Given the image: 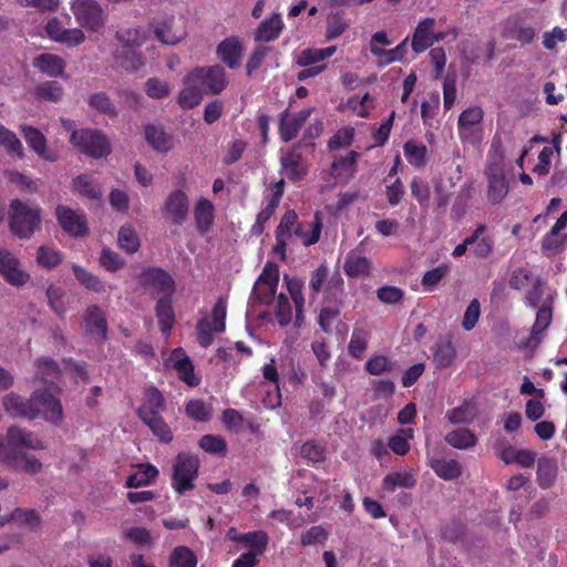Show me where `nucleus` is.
I'll use <instances>...</instances> for the list:
<instances>
[{"label": "nucleus", "instance_id": "1a4fd4ad", "mask_svg": "<svg viewBox=\"0 0 567 567\" xmlns=\"http://www.w3.org/2000/svg\"><path fill=\"white\" fill-rule=\"evenodd\" d=\"M35 406L40 409V415L47 422L59 425L63 421V409L60 400L49 390L40 389L33 391Z\"/></svg>", "mask_w": 567, "mask_h": 567}, {"label": "nucleus", "instance_id": "a19ab883", "mask_svg": "<svg viewBox=\"0 0 567 567\" xmlns=\"http://www.w3.org/2000/svg\"><path fill=\"white\" fill-rule=\"evenodd\" d=\"M115 39L121 42L124 48H135L146 42L148 33L141 27L127 28L116 31Z\"/></svg>", "mask_w": 567, "mask_h": 567}, {"label": "nucleus", "instance_id": "5701e85b", "mask_svg": "<svg viewBox=\"0 0 567 567\" xmlns=\"http://www.w3.org/2000/svg\"><path fill=\"white\" fill-rule=\"evenodd\" d=\"M84 326L89 333L97 334L102 340L106 339L107 321L102 309L92 305L86 308L84 313Z\"/></svg>", "mask_w": 567, "mask_h": 567}, {"label": "nucleus", "instance_id": "49530a36", "mask_svg": "<svg viewBox=\"0 0 567 567\" xmlns=\"http://www.w3.org/2000/svg\"><path fill=\"white\" fill-rule=\"evenodd\" d=\"M87 104L91 109L109 117L114 118L118 115L116 106L104 92L91 94L87 99Z\"/></svg>", "mask_w": 567, "mask_h": 567}, {"label": "nucleus", "instance_id": "09e8293b", "mask_svg": "<svg viewBox=\"0 0 567 567\" xmlns=\"http://www.w3.org/2000/svg\"><path fill=\"white\" fill-rule=\"evenodd\" d=\"M117 243L120 248L127 254H134L141 247L140 237L132 226H122L120 228Z\"/></svg>", "mask_w": 567, "mask_h": 567}, {"label": "nucleus", "instance_id": "cd10ccee", "mask_svg": "<svg viewBox=\"0 0 567 567\" xmlns=\"http://www.w3.org/2000/svg\"><path fill=\"white\" fill-rule=\"evenodd\" d=\"M429 465L433 472L444 481L457 480L463 472L462 465L456 460L430 458Z\"/></svg>", "mask_w": 567, "mask_h": 567}, {"label": "nucleus", "instance_id": "e433bc0d", "mask_svg": "<svg viewBox=\"0 0 567 567\" xmlns=\"http://www.w3.org/2000/svg\"><path fill=\"white\" fill-rule=\"evenodd\" d=\"M141 421L161 443L169 444L174 440L173 431L162 415L151 416Z\"/></svg>", "mask_w": 567, "mask_h": 567}, {"label": "nucleus", "instance_id": "774afa93", "mask_svg": "<svg viewBox=\"0 0 567 567\" xmlns=\"http://www.w3.org/2000/svg\"><path fill=\"white\" fill-rule=\"evenodd\" d=\"M198 445L209 454H224L227 451L226 441L221 436L214 434L203 435L198 441Z\"/></svg>", "mask_w": 567, "mask_h": 567}, {"label": "nucleus", "instance_id": "5fc2aeb1", "mask_svg": "<svg viewBox=\"0 0 567 567\" xmlns=\"http://www.w3.org/2000/svg\"><path fill=\"white\" fill-rule=\"evenodd\" d=\"M504 155L497 150H491L484 174L487 179L505 178L504 174Z\"/></svg>", "mask_w": 567, "mask_h": 567}, {"label": "nucleus", "instance_id": "c9c22d12", "mask_svg": "<svg viewBox=\"0 0 567 567\" xmlns=\"http://www.w3.org/2000/svg\"><path fill=\"white\" fill-rule=\"evenodd\" d=\"M140 472L131 474L125 482L127 488L150 485L157 476L158 470L153 464H138Z\"/></svg>", "mask_w": 567, "mask_h": 567}, {"label": "nucleus", "instance_id": "a878e982", "mask_svg": "<svg viewBox=\"0 0 567 567\" xmlns=\"http://www.w3.org/2000/svg\"><path fill=\"white\" fill-rule=\"evenodd\" d=\"M360 154L355 151H350L346 156L336 158L330 166V173L334 179L341 177L351 178L357 173V164Z\"/></svg>", "mask_w": 567, "mask_h": 567}, {"label": "nucleus", "instance_id": "680f3d73", "mask_svg": "<svg viewBox=\"0 0 567 567\" xmlns=\"http://www.w3.org/2000/svg\"><path fill=\"white\" fill-rule=\"evenodd\" d=\"M567 243V235L553 234L550 229L542 239V250L546 255H556L560 252Z\"/></svg>", "mask_w": 567, "mask_h": 567}, {"label": "nucleus", "instance_id": "9b49d317", "mask_svg": "<svg viewBox=\"0 0 567 567\" xmlns=\"http://www.w3.org/2000/svg\"><path fill=\"white\" fill-rule=\"evenodd\" d=\"M55 216L61 228L72 237H82L89 233V227L84 214L64 205H58Z\"/></svg>", "mask_w": 567, "mask_h": 567}, {"label": "nucleus", "instance_id": "4d7b16f0", "mask_svg": "<svg viewBox=\"0 0 567 567\" xmlns=\"http://www.w3.org/2000/svg\"><path fill=\"white\" fill-rule=\"evenodd\" d=\"M115 58L127 71H137L144 65V58L141 52L132 48H124L121 53H115Z\"/></svg>", "mask_w": 567, "mask_h": 567}, {"label": "nucleus", "instance_id": "864d4df0", "mask_svg": "<svg viewBox=\"0 0 567 567\" xmlns=\"http://www.w3.org/2000/svg\"><path fill=\"white\" fill-rule=\"evenodd\" d=\"M342 308L343 307L321 305L317 321L324 333L330 334L332 332L333 323L340 321L339 318Z\"/></svg>", "mask_w": 567, "mask_h": 567}, {"label": "nucleus", "instance_id": "a211bd4d", "mask_svg": "<svg viewBox=\"0 0 567 567\" xmlns=\"http://www.w3.org/2000/svg\"><path fill=\"white\" fill-rule=\"evenodd\" d=\"M536 35V30L527 25L519 17L508 19L502 33L504 39L516 40L523 45L533 43Z\"/></svg>", "mask_w": 567, "mask_h": 567}, {"label": "nucleus", "instance_id": "8fccbe9b", "mask_svg": "<svg viewBox=\"0 0 567 567\" xmlns=\"http://www.w3.org/2000/svg\"><path fill=\"white\" fill-rule=\"evenodd\" d=\"M395 363L384 354H374L370 357L365 364V371L371 375H381L394 370Z\"/></svg>", "mask_w": 567, "mask_h": 567}, {"label": "nucleus", "instance_id": "6ab92c4d", "mask_svg": "<svg viewBox=\"0 0 567 567\" xmlns=\"http://www.w3.org/2000/svg\"><path fill=\"white\" fill-rule=\"evenodd\" d=\"M20 131L23 134V137L29 147L32 148L41 158L48 162L56 161V155L48 150L47 138L40 130L27 124H22L20 125Z\"/></svg>", "mask_w": 567, "mask_h": 567}, {"label": "nucleus", "instance_id": "bf43d9fd", "mask_svg": "<svg viewBox=\"0 0 567 567\" xmlns=\"http://www.w3.org/2000/svg\"><path fill=\"white\" fill-rule=\"evenodd\" d=\"M37 262L47 269L55 268L62 262V254L58 249L40 246L37 252Z\"/></svg>", "mask_w": 567, "mask_h": 567}, {"label": "nucleus", "instance_id": "2f4dec72", "mask_svg": "<svg viewBox=\"0 0 567 567\" xmlns=\"http://www.w3.org/2000/svg\"><path fill=\"white\" fill-rule=\"evenodd\" d=\"M409 38H405L401 43L391 50H385L378 45H371V53L379 58L378 66L382 68L390 63L402 61L406 55V43Z\"/></svg>", "mask_w": 567, "mask_h": 567}, {"label": "nucleus", "instance_id": "bb28decb", "mask_svg": "<svg viewBox=\"0 0 567 567\" xmlns=\"http://www.w3.org/2000/svg\"><path fill=\"white\" fill-rule=\"evenodd\" d=\"M456 358V349L450 337L440 338L433 349V363L437 369H446Z\"/></svg>", "mask_w": 567, "mask_h": 567}, {"label": "nucleus", "instance_id": "7ed1b4c3", "mask_svg": "<svg viewBox=\"0 0 567 567\" xmlns=\"http://www.w3.org/2000/svg\"><path fill=\"white\" fill-rule=\"evenodd\" d=\"M200 460L197 455L181 452L172 466L171 486L179 496L196 487L195 481L198 477Z\"/></svg>", "mask_w": 567, "mask_h": 567}, {"label": "nucleus", "instance_id": "2eb2a0df", "mask_svg": "<svg viewBox=\"0 0 567 567\" xmlns=\"http://www.w3.org/2000/svg\"><path fill=\"white\" fill-rule=\"evenodd\" d=\"M164 210L171 217L174 225H183L189 210L187 195L181 189L172 192L164 203Z\"/></svg>", "mask_w": 567, "mask_h": 567}, {"label": "nucleus", "instance_id": "f704fd0d", "mask_svg": "<svg viewBox=\"0 0 567 567\" xmlns=\"http://www.w3.org/2000/svg\"><path fill=\"white\" fill-rule=\"evenodd\" d=\"M321 228L322 225L317 214L315 221L298 224L293 229V235L299 237L306 247H309L319 241Z\"/></svg>", "mask_w": 567, "mask_h": 567}, {"label": "nucleus", "instance_id": "c85d7f7f", "mask_svg": "<svg viewBox=\"0 0 567 567\" xmlns=\"http://www.w3.org/2000/svg\"><path fill=\"white\" fill-rule=\"evenodd\" d=\"M343 270L350 278L369 276L371 270V260L359 252L351 250L344 260Z\"/></svg>", "mask_w": 567, "mask_h": 567}, {"label": "nucleus", "instance_id": "ddd939ff", "mask_svg": "<svg viewBox=\"0 0 567 567\" xmlns=\"http://www.w3.org/2000/svg\"><path fill=\"white\" fill-rule=\"evenodd\" d=\"M143 395L144 401L136 410L140 420L162 415V413L165 412L166 400L156 386H146L143 391Z\"/></svg>", "mask_w": 567, "mask_h": 567}, {"label": "nucleus", "instance_id": "0e129e2a", "mask_svg": "<svg viewBox=\"0 0 567 567\" xmlns=\"http://www.w3.org/2000/svg\"><path fill=\"white\" fill-rule=\"evenodd\" d=\"M0 145L6 147L10 154H14L19 158L24 156L20 140L12 131L8 130L3 125H0Z\"/></svg>", "mask_w": 567, "mask_h": 567}, {"label": "nucleus", "instance_id": "c03bdc74", "mask_svg": "<svg viewBox=\"0 0 567 567\" xmlns=\"http://www.w3.org/2000/svg\"><path fill=\"white\" fill-rule=\"evenodd\" d=\"M197 556L187 546L175 547L168 557V567H197Z\"/></svg>", "mask_w": 567, "mask_h": 567}, {"label": "nucleus", "instance_id": "423d86ee", "mask_svg": "<svg viewBox=\"0 0 567 567\" xmlns=\"http://www.w3.org/2000/svg\"><path fill=\"white\" fill-rule=\"evenodd\" d=\"M71 11L76 22L90 32H100L107 20V14L96 0H74Z\"/></svg>", "mask_w": 567, "mask_h": 567}, {"label": "nucleus", "instance_id": "ea45409f", "mask_svg": "<svg viewBox=\"0 0 567 567\" xmlns=\"http://www.w3.org/2000/svg\"><path fill=\"white\" fill-rule=\"evenodd\" d=\"M184 84L185 87L179 92L177 103L183 110H190L200 104L204 93L194 83L188 82L187 75Z\"/></svg>", "mask_w": 567, "mask_h": 567}, {"label": "nucleus", "instance_id": "37998d69", "mask_svg": "<svg viewBox=\"0 0 567 567\" xmlns=\"http://www.w3.org/2000/svg\"><path fill=\"white\" fill-rule=\"evenodd\" d=\"M72 270L75 279L79 281L81 286L85 289L94 291V292H103L105 291L104 282L94 274L90 272L85 268L80 265L74 264L72 266Z\"/></svg>", "mask_w": 567, "mask_h": 567}, {"label": "nucleus", "instance_id": "6e6552de", "mask_svg": "<svg viewBox=\"0 0 567 567\" xmlns=\"http://www.w3.org/2000/svg\"><path fill=\"white\" fill-rule=\"evenodd\" d=\"M4 411L12 417L34 420L40 415V409L35 406L33 392L27 399L18 393L10 392L2 399Z\"/></svg>", "mask_w": 567, "mask_h": 567}, {"label": "nucleus", "instance_id": "f8f14e48", "mask_svg": "<svg viewBox=\"0 0 567 567\" xmlns=\"http://www.w3.org/2000/svg\"><path fill=\"white\" fill-rule=\"evenodd\" d=\"M140 282L144 287H153L164 296L173 297L176 285L173 277L163 268L146 267L138 276Z\"/></svg>", "mask_w": 567, "mask_h": 567}, {"label": "nucleus", "instance_id": "0eeeda50", "mask_svg": "<svg viewBox=\"0 0 567 567\" xmlns=\"http://www.w3.org/2000/svg\"><path fill=\"white\" fill-rule=\"evenodd\" d=\"M0 275L9 285L16 287L24 286L30 279L17 256L6 248L0 249Z\"/></svg>", "mask_w": 567, "mask_h": 567}, {"label": "nucleus", "instance_id": "393cba45", "mask_svg": "<svg viewBox=\"0 0 567 567\" xmlns=\"http://www.w3.org/2000/svg\"><path fill=\"white\" fill-rule=\"evenodd\" d=\"M284 29V22L279 13H272L271 17L261 21L255 32V41L270 42L279 38Z\"/></svg>", "mask_w": 567, "mask_h": 567}, {"label": "nucleus", "instance_id": "39448f33", "mask_svg": "<svg viewBox=\"0 0 567 567\" xmlns=\"http://www.w3.org/2000/svg\"><path fill=\"white\" fill-rule=\"evenodd\" d=\"M187 76L204 94L217 95L227 86L225 69L219 64L197 66Z\"/></svg>", "mask_w": 567, "mask_h": 567}, {"label": "nucleus", "instance_id": "79ce46f5", "mask_svg": "<svg viewBox=\"0 0 567 567\" xmlns=\"http://www.w3.org/2000/svg\"><path fill=\"white\" fill-rule=\"evenodd\" d=\"M145 140L157 152H167L171 148V140L161 126L147 124Z\"/></svg>", "mask_w": 567, "mask_h": 567}, {"label": "nucleus", "instance_id": "aec40b11", "mask_svg": "<svg viewBox=\"0 0 567 567\" xmlns=\"http://www.w3.org/2000/svg\"><path fill=\"white\" fill-rule=\"evenodd\" d=\"M321 305L343 307L346 302L344 281L339 271H334L327 281Z\"/></svg>", "mask_w": 567, "mask_h": 567}, {"label": "nucleus", "instance_id": "20e7f679", "mask_svg": "<svg viewBox=\"0 0 567 567\" xmlns=\"http://www.w3.org/2000/svg\"><path fill=\"white\" fill-rule=\"evenodd\" d=\"M70 141L81 153L93 158L106 157L112 152L110 141L97 130H74Z\"/></svg>", "mask_w": 567, "mask_h": 567}, {"label": "nucleus", "instance_id": "a18cd8bd", "mask_svg": "<svg viewBox=\"0 0 567 567\" xmlns=\"http://www.w3.org/2000/svg\"><path fill=\"white\" fill-rule=\"evenodd\" d=\"M557 467L553 460L542 457L537 465V483L540 488H549L556 478Z\"/></svg>", "mask_w": 567, "mask_h": 567}, {"label": "nucleus", "instance_id": "603ef678", "mask_svg": "<svg viewBox=\"0 0 567 567\" xmlns=\"http://www.w3.org/2000/svg\"><path fill=\"white\" fill-rule=\"evenodd\" d=\"M9 522L14 520L20 526L29 527L34 530L40 527L41 517L34 509L16 508L8 517Z\"/></svg>", "mask_w": 567, "mask_h": 567}, {"label": "nucleus", "instance_id": "473e14b6", "mask_svg": "<svg viewBox=\"0 0 567 567\" xmlns=\"http://www.w3.org/2000/svg\"><path fill=\"white\" fill-rule=\"evenodd\" d=\"M34 68L49 76H59L64 72V60L55 54L42 53L34 59Z\"/></svg>", "mask_w": 567, "mask_h": 567}, {"label": "nucleus", "instance_id": "338daca9", "mask_svg": "<svg viewBox=\"0 0 567 567\" xmlns=\"http://www.w3.org/2000/svg\"><path fill=\"white\" fill-rule=\"evenodd\" d=\"M349 21L339 12L329 16L327 22L326 40L331 41L340 37L348 28Z\"/></svg>", "mask_w": 567, "mask_h": 567}, {"label": "nucleus", "instance_id": "f3484780", "mask_svg": "<svg viewBox=\"0 0 567 567\" xmlns=\"http://www.w3.org/2000/svg\"><path fill=\"white\" fill-rule=\"evenodd\" d=\"M34 381L44 384H54L62 375L60 364L51 357H39L33 361Z\"/></svg>", "mask_w": 567, "mask_h": 567}, {"label": "nucleus", "instance_id": "4c0bfd02", "mask_svg": "<svg viewBox=\"0 0 567 567\" xmlns=\"http://www.w3.org/2000/svg\"><path fill=\"white\" fill-rule=\"evenodd\" d=\"M382 484L385 491L394 492L399 487L413 488L416 478L411 472H391L383 477Z\"/></svg>", "mask_w": 567, "mask_h": 567}, {"label": "nucleus", "instance_id": "72a5a7b5", "mask_svg": "<svg viewBox=\"0 0 567 567\" xmlns=\"http://www.w3.org/2000/svg\"><path fill=\"white\" fill-rule=\"evenodd\" d=\"M445 442L457 450H468L477 444L474 432L467 427H458L445 435Z\"/></svg>", "mask_w": 567, "mask_h": 567}, {"label": "nucleus", "instance_id": "412c9836", "mask_svg": "<svg viewBox=\"0 0 567 567\" xmlns=\"http://www.w3.org/2000/svg\"><path fill=\"white\" fill-rule=\"evenodd\" d=\"M434 25V18H424L419 21L411 41L414 53H422L433 45Z\"/></svg>", "mask_w": 567, "mask_h": 567}, {"label": "nucleus", "instance_id": "052dcab7", "mask_svg": "<svg viewBox=\"0 0 567 567\" xmlns=\"http://www.w3.org/2000/svg\"><path fill=\"white\" fill-rule=\"evenodd\" d=\"M551 308L543 306L538 309L536 320L532 327V340L536 343L540 342V334L548 328L551 322Z\"/></svg>", "mask_w": 567, "mask_h": 567}, {"label": "nucleus", "instance_id": "f03ea898", "mask_svg": "<svg viewBox=\"0 0 567 567\" xmlns=\"http://www.w3.org/2000/svg\"><path fill=\"white\" fill-rule=\"evenodd\" d=\"M8 218L10 231L20 239H29L40 227L41 208L14 198L10 202Z\"/></svg>", "mask_w": 567, "mask_h": 567}, {"label": "nucleus", "instance_id": "6e6d98bb", "mask_svg": "<svg viewBox=\"0 0 567 567\" xmlns=\"http://www.w3.org/2000/svg\"><path fill=\"white\" fill-rule=\"evenodd\" d=\"M445 419L451 424H468L474 419L473 408L470 402L464 401L460 406L447 410Z\"/></svg>", "mask_w": 567, "mask_h": 567}, {"label": "nucleus", "instance_id": "69168bd1", "mask_svg": "<svg viewBox=\"0 0 567 567\" xmlns=\"http://www.w3.org/2000/svg\"><path fill=\"white\" fill-rule=\"evenodd\" d=\"M354 140V128L351 126H346L338 130L328 141L329 151H337L342 147H348L353 143Z\"/></svg>", "mask_w": 567, "mask_h": 567}, {"label": "nucleus", "instance_id": "4468645a", "mask_svg": "<svg viewBox=\"0 0 567 567\" xmlns=\"http://www.w3.org/2000/svg\"><path fill=\"white\" fill-rule=\"evenodd\" d=\"M155 38L167 45H175L186 37L183 28H174V17H165L152 22Z\"/></svg>", "mask_w": 567, "mask_h": 567}, {"label": "nucleus", "instance_id": "c756f323", "mask_svg": "<svg viewBox=\"0 0 567 567\" xmlns=\"http://www.w3.org/2000/svg\"><path fill=\"white\" fill-rule=\"evenodd\" d=\"M281 166L287 178L291 182H299L307 175V167L299 153L290 152L282 156Z\"/></svg>", "mask_w": 567, "mask_h": 567}, {"label": "nucleus", "instance_id": "dca6fc26", "mask_svg": "<svg viewBox=\"0 0 567 567\" xmlns=\"http://www.w3.org/2000/svg\"><path fill=\"white\" fill-rule=\"evenodd\" d=\"M243 52V43L235 35L224 39L216 49L217 56L231 70L240 66Z\"/></svg>", "mask_w": 567, "mask_h": 567}, {"label": "nucleus", "instance_id": "13d9d810", "mask_svg": "<svg viewBox=\"0 0 567 567\" xmlns=\"http://www.w3.org/2000/svg\"><path fill=\"white\" fill-rule=\"evenodd\" d=\"M368 348V333L364 330L354 329L348 344V353L357 360H361Z\"/></svg>", "mask_w": 567, "mask_h": 567}, {"label": "nucleus", "instance_id": "b1692460", "mask_svg": "<svg viewBox=\"0 0 567 567\" xmlns=\"http://www.w3.org/2000/svg\"><path fill=\"white\" fill-rule=\"evenodd\" d=\"M172 358L175 360L174 369L176 370L178 378L189 386H196L199 384V380L195 375V368L189 357L185 354L183 349H175L172 353Z\"/></svg>", "mask_w": 567, "mask_h": 567}, {"label": "nucleus", "instance_id": "9d476101", "mask_svg": "<svg viewBox=\"0 0 567 567\" xmlns=\"http://www.w3.org/2000/svg\"><path fill=\"white\" fill-rule=\"evenodd\" d=\"M312 109H303L297 113H289L286 109L279 114V135L282 142L288 143L296 138L310 117Z\"/></svg>", "mask_w": 567, "mask_h": 567}, {"label": "nucleus", "instance_id": "de8ad7c7", "mask_svg": "<svg viewBox=\"0 0 567 567\" xmlns=\"http://www.w3.org/2000/svg\"><path fill=\"white\" fill-rule=\"evenodd\" d=\"M212 406L202 399H193L185 404L186 415L197 422H208L212 419Z\"/></svg>", "mask_w": 567, "mask_h": 567}, {"label": "nucleus", "instance_id": "58836bf2", "mask_svg": "<svg viewBox=\"0 0 567 567\" xmlns=\"http://www.w3.org/2000/svg\"><path fill=\"white\" fill-rule=\"evenodd\" d=\"M234 539L245 543L250 548L248 553H254L257 557L266 551L269 538L264 530H255L241 534Z\"/></svg>", "mask_w": 567, "mask_h": 567}, {"label": "nucleus", "instance_id": "f257e3e1", "mask_svg": "<svg viewBox=\"0 0 567 567\" xmlns=\"http://www.w3.org/2000/svg\"><path fill=\"white\" fill-rule=\"evenodd\" d=\"M44 444L39 436L20 426H10L6 440L0 441V458L2 463L23 471L29 474H37L42 468V463L34 456L28 455V450H43Z\"/></svg>", "mask_w": 567, "mask_h": 567}, {"label": "nucleus", "instance_id": "7c9ffc66", "mask_svg": "<svg viewBox=\"0 0 567 567\" xmlns=\"http://www.w3.org/2000/svg\"><path fill=\"white\" fill-rule=\"evenodd\" d=\"M196 228L200 234H206L214 223V205L206 198H200L194 209Z\"/></svg>", "mask_w": 567, "mask_h": 567}, {"label": "nucleus", "instance_id": "4be33fe9", "mask_svg": "<svg viewBox=\"0 0 567 567\" xmlns=\"http://www.w3.org/2000/svg\"><path fill=\"white\" fill-rule=\"evenodd\" d=\"M155 315L163 336L168 337L172 332L176 317L173 309V297L162 296L155 306Z\"/></svg>", "mask_w": 567, "mask_h": 567}, {"label": "nucleus", "instance_id": "3c124183", "mask_svg": "<svg viewBox=\"0 0 567 567\" xmlns=\"http://www.w3.org/2000/svg\"><path fill=\"white\" fill-rule=\"evenodd\" d=\"M509 190L508 181L505 178L487 179V199L492 205L501 204Z\"/></svg>", "mask_w": 567, "mask_h": 567}, {"label": "nucleus", "instance_id": "e2e57ef3", "mask_svg": "<svg viewBox=\"0 0 567 567\" xmlns=\"http://www.w3.org/2000/svg\"><path fill=\"white\" fill-rule=\"evenodd\" d=\"M404 155L408 162L415 167L424 165L426 156V147L421 143L408 141L403 146Z\"/></svg>", "mask_w": 567, "mask_h": 567}]
</instances>
